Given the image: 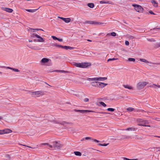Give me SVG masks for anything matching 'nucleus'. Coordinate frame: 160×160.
Instances as JSON below:
<instances>
[{"instance_id":"nucleus-12","label":"nucleus","mask_w":160,"mask_h":160,"mask_svg":"<svg viewBox=\"0 0 160 160\" xmlns=\"http://www.w3.org/2000/svg\"><path fill=\"white\" fill-rule=\"evenodd\" d=\"M2 9L4 11L9 13H11L13 11V10L12 9L9 8H3Z\"/></svg>"},{"instance_id":"nucleus-32","label":"nucleus","mask_w":160,"mask_h":160,"mask_svg":"<svg viewBox=\"0 0 160 160\" xmlns=\"http://www.w3.org/2000/svg\"><path fill=\"white\" fill-rule=\"evenodd\" d=\"M128 60L130 62H134L135 61V59L132 58H129L128 59Z\"/></svg>"},{"instance_id":"nucleus-38","label":"nucleus","mask_w":160,"mask_h":160,"mask_svg":"<svg viewBox=\"0 0 160 160\" xmlns=\"http://www.w3.org/2000/svg\"><path fill=\"white\" fill-rule=\"evenodd\" d=\"M111 35L112 36L114 37V36H116V34L115 32H112L111 33Z\"/></svg>"},{"instance_id":"nucleus-17","label":"nucleus","mask_w":160,"mask_h":160,"mask_svg":"<svg viewBox=\"0 0 160 160\" xmlns=\"http://www.w3.org/2000/svg\"><path fill=\"white\" fill-rule=\"evenodd\" d=\"M154 7H157L158 6V3L154 0H152L151 1Z\"/></svg>"},{"instance_id":"nucleus-56","label":"nucleus","mask_w":160,"mask_h":160,"mask_svg":"<svg viewBox=\"0 0 160 160\" xmlns=\"http://www.w3.org/2000/svg\"><path fill=\"white\" fill-rule=\"evenodd\" d=\"M149 13H151V14H154V13H153V12L151 11H150L149 12Z\"/></svg>"},{"instance_id":"nucleus-6","label":"nucleus","mask_w":160,"mask_h":160,"mask_svg":"<svg viewBox=\"0 0 160 160\" xmlns=\"http://www.w3.org/2000/svg\"><path fill=\"white\" fill-rule=\"evenodd\" d=\"M132 6L134 8L136 11L140 13L142 12L143 8L141 6L137 4H133Z\"/></svg>"},{"instance_id":"nucleus-26","label":"nucleus","mask_w":160,"mask_h":160,"mask_svg":"<svg viewBox=\"0 0 160 160\" xmlns=\"http://www.w3.org/2000/svg\"><path fill=\"white\" fill-rule=\"evenodd\" d=\"M126 130H127V131H134L135 130V129L134 128H127L126 129Z\"/></svg>"},{"instance_id":"nucleus-21","label":"nucleus","mask_w":160,"mask_h":160,"mask_svg":"<svg viewBox=\"0 0 160 160\" xmlns=\"http://www.w3.org/2000/svg\"><path fill=\"white\" fill-rule=\"evenodd\" d=\"M63 21L66 23H69L70 22L71 19L70 18H65Z\"/></svg>"},{"instance_id":"nucleus-44","label":"nucleus","mask_w":160,"mask_h":160,"mask_svg":"<svg viewBox=\"0 0 160 160\" xmlns=\"http://www.w3.org/2000/svg\"><path fill=\"white\" fill-rule=\"evenodd\" d=\"M156 47H160V42L158 43H157L156 45Z\"/></svg>"},{"instance_id":"nucleus-13","label":"nucleus","mask_w":160,"mask_h":160,"mask_svg":"<svg viewBox=\"0 0 160 160\" xmlns=\"http://www.w3.org/2000/svg\"><path fill=\"white\" fill-rule=\"evenodd\" d=\"M107 79V77H96V81H103Z\"/></svg>"},{"instance_id":"nucleus-9","label":"nucleus","mask_w":160,"mask_h":160,"mask_svg":"<svg viewBox=\"0 0 160 160\" xmlns=\"http://www.w3.org/2000/svg\"><path fill=\"white\" fill-rule=\"evenodd\" d=\"M75 111L76 112H79L81 113H84L87 112H94L93 111L88 110H75Z\"/></svg>"},{"instance_id":"nucleus-50","label":"nucleus","mask_w":160,"mask_h":160,"mask_svg":"<svg viewBox=\"0 0 160 160\" xmlns=\"http://www.w3.org/2000/svg\"><path fill=\"white\" fill-rule=\"evenodd\" d=\"M54 122L55 123H61L59 122L57 120L54 121Z\"/></svg>"},{"instance_id":"nucleus-24","label":"nucleus","mask_w":160,"mask_h":160,"mask_svg":"<svg viewBox=\"0 0 160 160\" xmlns=\"http://www.w3.org/2000/svg\"><path fill=\"white\" fill-rule=\"evenodd\" d=\"M74 153L76 155L78 156H81L82 155L81 153L80 152L78 151L74 152Z\"/></svg>"},{"instance_id":"nucleus-27","label":"nucleus","mask_w":160,"mask_h":160,"mask_svg":"<svg viewBox=\"0 0 160 160\" xmlns=\"http://www.w3.org/2000/svg\"><path fill=\"white\" fill-rule=\"evenodd\" d=\"M64 48L67 50L68 49H72L73 48L67 46H64Z\"/></svg>"},{"instance_id":"nucleus-64","label":"nucleus","mask_w":160,"mask_h":160,"mask_svg":"<svg viewBox=\"0 0 160 160\" xmlns=\"http://www.w3.org/2000/svg\"><path fill=\"white\" fill-rule=\"evenodd\" d=\"M158 137L160 138V136H158Z\"/></svg>"},{"instance_id":"nucleus-33","label":"nucleus","mask_w":160,"mask_h":160,"mask_svg":"<svg viewBox=\"0 0 160 160\" xmlns=\"http://www.w3.org/2000/svg\"><path fill=\"white\" fill-rule=\"evenodd\" d=\"M108 144L104 143L103 144H101L100 143H99V144H98V145L100 146H107Z\"/></svg>"},{"instance_id":"nucleus-62","label":"nucleus","mask_w":160,"mask_h":160,"mask_svg":"<svg viewBox=\"0 0 160 160\" xmlns=\"http://www.w3.org/2000/svg\"><path fill=\"white\" fill-rule=\"evenodd\" d=\"M58 45H56L55 46H57V47H58Z\"/></svg>"},{"instance_id":"nucleus-3","label":"nucleus","mask_w":160,"mask_h":160,"mask_svg":"<svg viewBox=\"0 0 160 160\" xmlns=\"http://www.w3.org/2000/svg\"><path fill=\"white\" fill-rule=\"evenodd\" d=\"M30 93L32 97H38L44 95L45 94V92L41 91L35 92L30 91Z\"/></svg>"},{"instance_id":"nucleus-8","label":"nucleus","mask_w":160,"mask_h":160,"mask_svg":"<svg viewBox=\"0 0 160 160\" xmlns=\"http://www.w3.org/2000/svg\"><path fill=\"white\" fill-rule=\"evenodd\" d=\"M28 47L33 50H38L41 49L37 46H32L30 44L28 45Z\"/></svg>"},{"instance_id":"nucleus-47","label":"nucleus","mask_w":160,"mask_h":160,"mask_svg":"<svg viewBox=\"0 0 160 160\" xmlns=\"http://www.w3.org/2000/svg\"><path fill=\"white\" fill-rule=\"evenodd\" d=\"M89 101V99L88 98H86L84 99V101L86 102H88Z\"/></svg>"},{"instance_id":"nucleus-58","label":"nucleus","mask_w":160,"mask_h":160,"mask_svg":"<svg viewBox=\"0 0 160 160\" xmlns=\"http://www.w3.org/2000/svg\"><path fill=\"white\" fill-rule=\"evenodd\" d=\"M148 40L149 41H154V40H151V39H148Z\"/></svg>"},{"instance_id":"nucleus-43","label":"nucleus","mask_w":160,"mask_h":160,"mask_svg":"<svg viewBox=\"0 0 160 160\" xmlns=\"http://www.w3.org/2000/svg\"><path fill=\"white\" fill-rule=\"evenodd\" d=\"M36 35H38L37 34H36L35 33H33L32 34L31 36L32 38H35L36 37Z\"/></svg>"},{"instance_id":"nucleus-23","label":"nucleus","mask_w":160,"mask_h":160,"mask_svg":"<svg viewBox=\"0 0 160 160\" xmlns=\"http://www.w3.org/2000/svg\"><path fill=\"white\" fill-rule=\"evenodd\" d=\"M140 61L141 62H144L145 63H151V62H149L146 60V59H142V58H141L140 59Z\"/></svg>"},{"instance_id":"nucleus-4","label":"nucleus","mask_w":160,"mask_h":160,"mask_svg":"<svg viewBox=\"0 0 160 160\" xmlns=\"http://www.w3.org/2000/svg\"><path fill=\"white\" fill-rule=\"evenodd\" d=\"M138 121L139 122V123L138 124L139 126L151 127L150 125H146L147 124H149L150 122V121L144 120L142 119H138Z\"/></svg>"},{"instance_id":"nucleus-55","label":"nucleus","mask_w":160,"mask_h":160,"mask_svg":"<svg viewBox=\"0 0 160 160\" xmlns=\"http://www.w3.org/2000/svg\"><path fill=\"white\" fill-rule=\"evenodd\" d=\"M58 47H61V48H64V46H62L60 45H58Z\"/></svg>"},{"instance_id":"nucleus-5","label":"nucleus","mask_w":160,"mask_h":160,"mask_svg":"<svg viewBox=\"0 0 160 160\" xmlns=\"http://www.w3.org/2000/svg\"><path fill=\"white\" fill-rule=\"evenodd\" d=\"M148 84V82H147L141 81L138 83L137 85V88L138 89L140 90L143 88Z\"/></svg>"},{"instance_id":"nucleus-11","label":"nucleus","mask_w":160,"mask_h":160,"mask_svg":"<svg viewBox=\"0 0 160 160\" xmlns=\"http://www.w3.org/2000/svg\"><path fill=\"white\" fill-rule=\"evenodd\" d=\"M36 37L38 38V41L39 42H43L44 41V39L43 38L41 37L38 35H36Z\"/></svg>"},{"instance_id":"nucleus-34","label":"nucleus","mask_w":160,"mask_h":160,"mask_svg":"<svg viewBox=\"0 0 160 160\" xmlns=\"http://www.w3.org/2000/svg\"><path fill=\"white\" fill-rule=\"evenodd\" d=\"M53 72H64V73L66 72V71H63V70H55V71H54Z\"/></svg>"},{"instance_id":"nucleus-60","label":"nucleus","mask_w":160,"mask_h":160,"mask_svg":"<svg viewBox=\"0 0 160 160\" xmlns=\"http://www.w3.org/2000/svg\"><path fill=\"white\" fill-rule=\"evenodd\" d=\"M2 119V118L1 116H0V120H1Z\"/></svg>"},{"instance_id":"nucleus-37","label":"nucleus","mask_w":160,"mask_h":160,"mask_svg":"<svg viewBox=\"0 0 160 160\" xmlns=\"http://www.w3.org/2000/svg\"><path fill=\"white\" fill-rule=\"evenodd\" d=\"M124 160H137L136 159H129L127 158H123Z\"/></svg>"},{"instance_id":"nucleus-53","label":"nucleus","mask_w":160,"mask_h":160,"mask_svg":"<svg viewBox=\"0 0 160 160\" xmlns=\"http://www.w3.org/2000/svg\"><path fill=\"white\" fill-rule=\"evenodd\" d=\"M58 18H59L62 19L63 21H64V18H62V17H58Z\"/></svg>"},{"instance_id":"nucleus-52","label":"nucleus","mask_w":160,"mask_h":160,"mask_svg":"<svg viewBox=\"0 0 160 160\" xmlns=\"http://www.w3.org/2000/svg\"><path fill=\"white\" fill-rule=\"evenodd\" d=\"M23 145L24 146H26V147H28V148H33V149H34L35 148H32V147H31L30 146H26V145Z\"/></svg>"},{"instance_id":"nucleus-10","label":"nucleus","mask_w":160,"mask_h":160,"mask_svg":"<svg viewBox=\"0 0 160 160\" xmlns=\"http://www.w3.org/2000/svg\"><path fill=\"white\" fill-rule=\"evenodd\" d=\"M107 85V84L106 83L99 82L98 87L100 88H104Z\"/></svg>"},{"instance_id":"nucleus-40","label":"nucleus","mask_w":160,"mask_h":160,"mask_svg":"<svg viewBox=\"0 0 160 160\" xmlns=\"http://www.w3.org/2000/svg\"><path fill=\"white\" fill-rule=\"evenodd\" d=\"M6 68L7 69H11L13 71L14 69V68H11L10 67H6Z\"/></svg>"},{"instance_id":"nucleus-19","label":"nucleus","mask_w":160,"mask_h":160,"mask_svg":"<svg viewBox=\"0 0 160 160\" xmlns=\"http://www.w3.org/2000/svg\"><path fill=\"white\" fill-rule=\"evenodd\" d=\"M87 80L89 81H96V77L94 78H88L87 79Z\"/></svg>"},{"instance_id":"nucleus-20","label":"nucleus","mask_w":160,"mask_h":160,"mask_svg":"<svg viewBox=\"0 0 160 160\" xmlns=\"http://www.w3.org/2000/svg\"><path fill=\"white\" fill-rule=\"evenodd\" d=\"M38 9H26L25 10L26 11L30 12H35Z\"/></svg>"},{"instance_id":"nucleus-36","label":"nucleus","mask_w":160,"mask_h":160,"mask_svg":"<svg viewBox=\"0 0 160 160\" xmlns=\"http://www.w3.org/2000/svg\"><path fill=\"white\" fill-rule=\"evenodd\" d=\"M84 139L85 140L91 139V138L90 137H86L85 138H83L82 141Z\"/></svg>"},{"instance_id":"nucleus-14","label":"nucleus","mask_w":160,"mask_h":160,"mask_svg":"<svg viewBox=\"0 0 160 160\" xmlns=\"http://www.w3.org/2000/svg\"><path fill=\"white\" fill-rule=\"evenodd\" d=\"M98 81H94L91 83V85L93 87H98Z\"/></svg>"},{"instance_id":"nucleus-1","label":"nucleus","mask_w":160,"mask_h":160,"mask_svg":"<svg viewBox=\"0 0 160 160\" xmlns=\"http://www.w3.org/2000/svg\"><path fill=\"white\" fill-rule=\"evenodd\" d=\"M73 65L76 67L82 68H86L88 66H91V63L88 62H83L81 63L74 62Z\"/></svg>"},{"instance_id":"nucleus-48","label":"nucleus","mask_w":160,"mask_h":160,"mask_svg":"<svg viewBox=\"0 0 160 160\" xmlns=\"http://www.w3.org/2000/svg\"><path fill=\"white\" fill-rule=\"evenodd\" d=\"M31 31L33 32H36V29H31Z\"/></svg>"},{"instance_id":"nucleus-46","label":"nucleus","mask_w":160,"mask_h":160,"mask_svg":"<svg viewBox=\"0 0 160 160\" xmlns=\"http://www.w3.org/2000/svg\"><path fill=\"white\" fill-rule=\"evenodd\" d=\"M125 44L126 45H128L129 44V42L128 41H126L125 42Z\"/></svg>"},{"instance_id":"nucleus-59","label":"nucleus","mask_w":160,"mask_h":160,"mask_svg":"<svg viewBox=\"0 0 160 160\" xmlns=\"http://www.w3.org/2000/svg\"><path fill=\"white\" fill-rule=\"evenodd\" d=\"M29 41L30 42H32V40H29Z\"/></svg>"},{"instance_id":"nucleus-15","label":"nucleus","mask_w":160,"mask_h":160,"mask_svg":"<svg viewBox=\"0 0 160 160\" xmlns=\"http://www.w3.org/2000/svg\"><path fill=\"white\" fill-rule=\"evenodd\" d=\"M12 132V130L9 129H6L3 130V134L11 133Z\"/></svg>"},{"instance_id":"nucleus-51","label":"nucleus","mask_w":160,"mask_h":160,"mask_svg":"<svg viewBox=\"0 0 160 160\" xmlns=\"http://www.w3.org/2000/svg\"><path fill=\"white\" fill-rule=\"evenodd\" d=\"M57 40H58V41H59V42H62V38H58Z\"/></svg>"},{"instance_id":"nucleus-31","label":"nucleus","mask_w":160,"mask_h":160,"mask_svg":"<svg viewBox=\"0 0 160 160\" xmlns=\"http://www.w3.org/2000/svg\"><path fill=\"white\" fill-rule=\"evenodd\" d=\"M134 110V108H129L127 109L128 112H131Z\"/></svg>"},{"instance_id":"nucleus-29","label":"nucleus","mask_w":160,"mask_h":160,"mask_svg":"<svg viewBox=\"0 0 160 160\" xmlns=\"http://www.w3.org/2000/svg\"><path fill=\"white\" fill-rule=\"evenodd\" d=\"M107 110L108 111L114 112L115 109L113 108H109L107 109Z\"/></svg>"},{"instance_id":"nucleus-30","label":"nucleus","mask_w":160,"mask_h":160,"mask_svg":"<svg viewBox=\"0 0 160 160\" xmlns=\"http://www.w3.org/2000/svg\"><path fill=\"white\" fill-rule=\"evenodd\" d=\"M118 59V58H109L108 59V62H109L110 61H113V60H117Z\"/></svg>"},{"instance_id":"nucleus-61","label":"nucleus","mask_w":160,"mask_h":160,"mask_svg":"<svg viewBox=\"0 0 160 160\" xmlns=\"http://www.w3.org/2000/svg\"><path fill=\"white\" fill-rule=\"evenodd\" d=\"M2 74V72H0V74Z\"/></svg>"},{"instance_id":"nucleus-28","label":"nucleus","mask_w":160,"mask_h":160,"mask_svg":"<svg viewBox=\"0 0 160 160\" xmlns=\"http://www.w3.org/2000/svg\"><path fill=\"white\" fill-rule=\"evenodd\" d=\"M99 103L102 106H103L104 107H105L106 106V104L102 102H99Z\"/></svg>"},{"instance_id":"nucleus-57","label":"nucleus","mask_w":160,"mask_h":160,"mask_svg":"<svg viewBox=\"0 0 160 160\" xmlns=\"http://www.w3.org/2000/svg\"><path fill=\"white\" fill-rule=\"evenodd\" d=\"M36 29V31H39V30H42V31H43V30L41 29Z\"/></svg>"},{"instance_id":"nucleus-42","label":"nucleus","mask_w":160,"mask_h":160,"mask_svg":"<svg viewBox=\"0 0 160 160\" xmlns=\"http://www.w3.org/2000/svg\"><path fill=\"white\" fill-rule=\"evenodd\" d=\"M13 71L15 72H20V70L19 69H16V68H14Z\"/></svg>"},{"instance_id":"nucleus-63","label":"nucleus","mask_w":160,"mask_h":160,"mask_svg":"<svg viewBox=\"0 0 160 160\" xmlns=\"http://www.w3.org/2000/svg\"><path fill=\"white\" fill-rule=\"evenodd\" d=\"M156 148V149H159V148Z\"/></svg>"},{"instance_id":"nucleus-54","label":"nucleus","mask_w":160,"mask_h":160,"mask_svg":"<svg viewBox=\"0 0 160 160\" xmlns=\"http://www.w3.org/2000/svg\"><path fill=\"white\" fill-rule=\"evenodd\" d=\"M3 130H0V134H3Z\"/></svg>"},{"instance_id":"nucleus-49","label":"nucleus","mask_w":160,"mask_h":160,"mask_svg":"<svg viewBox=\"0 0 160 160\" xmlns=\"http://www.w3.org/2000/svg\"><path fill=\"white\" fill-rule=\"evenodd\" d=\"M101 113L103 114H109L108 112H100Z\"/></svg>"},{"instance_id":"nucleus-2","label":"nucleus","mask_w":160,"mask_h":160,"mask_svg":"<svg viewBox=\"0 0 160 160\" xmlns=\"http://www.w3.org/2000/svg\"><path fill=\"white\" fill-rule=\"evenodd\" d=\"M41 65L47 66H51L52 65V63L50 59L47 58H42L40 62Z\"/></svg>"},{"instance_id":"nucleus-41","label":"nucleus","mask_w":160,"mask_h":160,"mask_svg":"<svg viewBox=\"0 0 160 160\" xmlns=\"http://www.w3.org/2000/svg\"><path fill=\"white\" fill-rule=\"evenodd\" d=\"M51 37L54 39V40H57L58 39V38H57L56 37L52 36H51Z\"/></svg>"},{"instance_id":"nucleus-7","label":"nucleus","mask_w":160,"mask_h":160,"mask_svg":"<svg viewBox=\"0 0 160 160\" xmlns=\"http://www.w3.org/2000/svg\"><path fill=\"white\" fill-rule=\"evenodd\" d=\"M86 22L88 24L95 25H101L104 24L103 23L97 22L95 21H87Z\"/></svg>"},{"instance_id":"nucleus-25","label":"nucleus","mask_w":160,"mask_h":160,"mask_svg":"<svg viewBox=\"0 0 160 160\" xmlns=\"http://www.w3.org/2000/svg\"><path fill=\"white\" fill-rule=\"evenodd\" d=\"M100 4H104V3H109L111 4V3L109 2V1H105L104 0L101 1L100 2Z\"/></svg>"},{"instance_id":"nucleus-16","label":"nucleus","mask_w":160,"mask_h":160,"mask_svg":"<svg viewBox=\"0 0 160 160\" xmlns=\"http://www.w3.org/2000/svg\"><path fill=\"white\" fill-rule=\"evenodd\" d=\"M123 86L125 88H127L129 90H132L133 89L132 87V86H130L129 85H123Z\"/></svg>"},{"instance_id":"nucleus-39","label":"nucleus","mask_w":160,"mask_h":160,"mask_svg":"<svg viewBox=\"0 0 160 160\" xmlns=\"http://www.w3.org/2000/svg\"><path fill=\"white\" fill-rule=\"evenodd\" d=\"M71 94H74L73 92L74 91L73 90H70L68 91Z\"/></svg>"},{"instance_id":"nucleus-22","label":"nucleus","mask_w":160,"mask_h":160,"mask_svg":"<svg viewBox=\"0 0 160 160\" xmlns=\"http://www.w3.org/2000/svg\"><path fill=\"white\" fill-rule=\"evenodd\" d=\"M87 5L88 7L91 8H93L94 6V4L92 3H88Z\"/></svg>"},{"instance_id":"nucleus-18","label":"nucleus","mask_w":160,"mask_h":160,"mask_svg":"<svg viewBox=\"0 0 160 160\" xmlns=\"http://www.w3.org/2000/svg\"><path fill=\"white\" fill-rule=\"evenodd\" d=\"M154 86H157L158 88H160V85H157L154 84H151L148 85V87L151 88H155Z\"/></svg>"},{"instance_id":"nucleus-35","label":"nucleus","mask_w":160,"mask_h":160,"mask_svg":"<svg viewBox=\"0 0 160 160\" xmlns=\"http://www.w3.org/2000/svg\"><path fill=\"white\" fill-rule=\"evenodd\" d=\"M42 145H48L49 147L50 148H52V146L51 145H49L48 143H43L42 144Z\"/></svg>"},{"instance_id":"nucleus-45","label":"nucleus","mask_w":160,"mask_h":160,"mask_svg":"<svg viewBox=\"0 0 160 160\" xmlns=\"http://www.w3.org/2000/svg\"><path fill=\"white\" fill-rule=\"evenodd\" d=\"M93 141L95 142L98 143L99 142V141L95 139H93Z\"/></svg>"}]
</instances>
